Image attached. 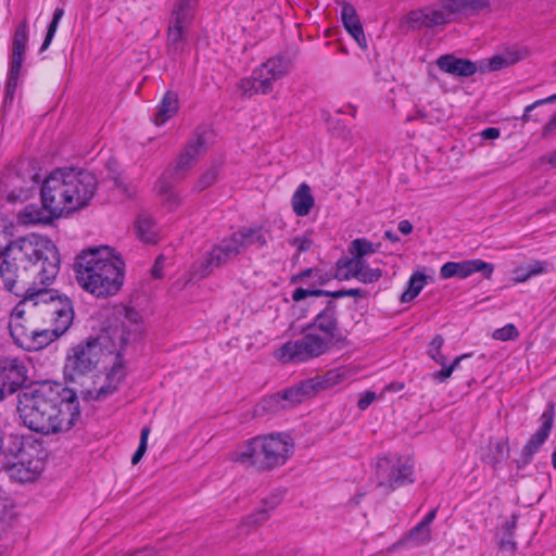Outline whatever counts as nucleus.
<instances>
[{
	"mask_svg": "<svg viewBox=\"0 0 556 556\" xmlns=\"http://www.w3.org/2000/svg\"><path fill=\"white\" fill-rule=\"evenodd\" d=\"M493 265L480 258L462 262H447L440 268V276L443 279L458 278L466 279L475 273H483L485 278H491Z\"/></svg>",
	"mask_w": 556,
	"mask_h": 556,
	"instance_id": "nucleus-18",
	"label": "nucleus"
},
{
	"mask_svg": "<svg viewBox=\"0 0 556 556\" xmlns=\"http://www.w3.org/2000/svg\"><path fill=\"white\" fill-rule=\"evenodd\" d=\"M500 129L495 127H488L481 131V137L485 140H493L500 137Z\"/></svg>",
	"mask_w": 556,
	"mask_h": 556,
	"instance_id": "nucleus-56",
	"label": "nucleus"
},
{
	"mask_svg": "<svg viewBox=\"0 0 556 556\" xmlns=\"http://www.w3.org/2000/svg\"><path fill=\"white\" fill-rule=\"evenodd\" d=\"M548 264L545 261H535L526 266L527 276H536L547 273Z\"/></svg>",
	"mask_w": 556,
	"mask_h": 556,
	"instance_id": "nucleus-51",
	"label": "nucleus"
},
{
	"mask_svg": "<svg viewBox=\"0 0 556 556\" xmlns=\"http://www.w3.org/2000/svg\"><path fill=\"white\" fill-rule=\"evenodd\" d=\"M61 390V384L42 382L21 391L17 413L23 425L45 435L68 431L80 416L79 403L74 393L62 396Z\"/></svg>",
	"mask_w": 556,
	"mask_h": 556,
	"instance_id": "nucleus-2",
	"label": "nucleus"
},
{
	"mask_svg": "<svg viewBox=\"0 0 556 556\" xmlns=\"http://www.w3.org/2000/svg\"><path fill=\"white\" fill-rule=\"evenodd\" d=\"M555 130H556V113L552 116L549 122L544 126V128L542 130V136L548 137Z\"/></svg>",
	"mask_w": 556,
	"mask_h": 556,
	"instance_id": "nucleus-58",
	"label": "nucleus"
},
{
	"mask_svg": "<svg viewBox=\"0 0 556 556\" xmlns=\"http://www.w3.org/2000/svg\"><path fill=\"white\" fill-rule=\"evenodd\" d=\"M444 345V338L441 334H435L427 348V355L442 367L446 362V356L442 353Z\"/></svg>",
	"mask_w": 556,
	"mask_h": 556,
	"instance_id": "nucleus-39",
	"label": "nucleus"
},
{
	"mask_svg": "<svg viewBox=\"0 0 556 556\" xmlns=\"http://www.w3.org/2000/svg\"><path fill=\"white\" fill-rule=\"evenodd\" d=\"M438 67L451 75L468 77L476 73V64L466 59H459L453 54H445L437 60Z\"/></svg>",
	"mask_w": 556,
	"mask_h": 556,
	"instance_id": "nucleus-26",
	"label": "nucleus"
},
{
	"mask_svg": "<svg viewBox=\"0 0 556 556\" xmlns=\"http://www.w3.org/2000/svg\"><path fill=\"white\" fill-rule=\"evenodd\" d=\"M540 428L522 448L521 456L526 464H529L532 460L533 455L540 450L542 444L547 440L549 435L554 421V413L552 407L543 412L540 417Z\"/></svg>",
	"mask_w": 556,
	"mask_h": 556,
	"instance_id": "nucleus-21",
	"label": "nucleus"
},
{
	"mask_svg": "<svg viewBox=\"0 0 556 556\" xmlns=\"http://www.w3.org/2000/svg\"><path fill=\"white\" fill-rule=\"evenodd\" d=\"M9 330L15 344L26 351H38L51 343L50 332L31 327L26 318L25 303H18L12 309Z\"/></svg>",
	"mask_w": 556,
	"mask_h": 556,
	"instance_id": "nucleus-11",
	"label": "nucleus"
},
{
	"mask_svg": "<svg viewBox=\"0 0 556 556\" xmlns=\"http://www.w3.org/2000/svg\"><path fill=\"white\" fill-rule=\"evenodd\" d=\"M514 280L516 282H525L527 281L529 278H531V276H527V270H526V267H518L515 273H514Z\"/></svg>",
	"mask_w": 556,
	"mask_h": 556,
	"instance_id": "nucleus-59",
	"label": "nucleus"
},
{
	"mask_svg": "<svg viewBox=\"0 0 556 556\" xmlns=\"http://www.w3.org/2000/svg\"><path fill=\"white\" fill-rule=\"evenodd\" d=\"M354 264H357L356 269L366 270L370 269L368 263L364 258H340L337 262L338 274L337 277L340 278L342 274H351L354 273Z\"/></svg>",
	"mask_w": 556,
	"mask_h": 556,
	"instance_id": "nucleus-40",
	"label": "nucleus"
},
{
	"mask_svg": "<svg viewBox=\"0 0 556 556\" xmlns=\"http://www.w3.org/2000/svg\"><path fill=\"white\" fill-rule=\"evenodd\" d=\"M414 465L409 458L396 454L378 457L375 481L382 494L389 495L396 489L413 483Z\"/></svg>",
	"mask_w": 556,
	"mask_h": 556,
	"instance_id": "nucleus-9",
	"label": "nucleus"
},
{
	"mask_svg": "<svg viewBox=\"0 0 556 556\" xmlns=\"http://www.w3.org/2000/svg\"><path fill=\"white\" fill-rule=\"evenodd\" d=\"M426 279L427 277L422 273H414L408 280L407 289L401 295V301L403 303L413 301L424 289Z\"/></svg>",
	"mask_w": 556,
	"mask_h": 556,
	"instance_id": "nucleus-35",
	"label": "nucleus"
},
{
	"mask_svg": "<svg viewBox=\"0 0 556 556\" xmlns=\"http://www.w3.org/2000/svg\"><path fill=\"white\" fill-rule=\"evenodd\" d=\"M435 516L437 509H431L420 522L397 542V545L412 548L428 544L431 541V523Z\"/></svg>",
	"mask_w": 556,
	"mask_h": 556,
	"instance_id": "nucleus-23",
	"label": "nucleus"
},
{
	"mask_svg": "<svg viewBox=\"0 0 556 556\" xmlns=\"http://www.w3.org/2000/svg\"><path fill=\"white\" fill-rule=\"evenodd\" d=\"M325 292H320V289H303L298 288L293 291L292 300L295 302H300L307 296H321Z\"/></svg>",
	"mask_w": 556,
	"mask_h": 556,
	"instance_id": "nucleus-52",
	"label": "nucleus"
},
{
	"mask_svg": "<svg viewBox=\"0 0 556 556\" xmlns=\"http://www.w3.org/2000/svg\"><path fill=\"white\" fill-rule=\"evenodd\" d=\"M36 175L29 174L28 178L22 177L18 173H8L2 185L9 201H17L27 198L28 192L34 188Z\"/></svg>",
	"mask_w": 556,
	"mask_h": 556,
	"instance_id": "nucleus-24",
	"label": "nucleus"
},
{
	"mask_svg": "<svg viewBox=\"0 0 556 556\" xmlns=\"http://www.w3.org/2000/svg\"><path fill=\"white\" fill-rule=\"evenodd\" d=\"M199 0H177L167 31V43L170 50L179 52L193 21V13Z\"/></svg>",
	"mask_w": 556,
	"mask_h": 556,
	"instance_id": "nucleus-13",
	"label": "nucleus"
},
{
	"mask_svg": "<svg viewBox=\"0 0 556 556\" xmlns=\"http://www.w3.org/2000/svg\"><path fill=\"white\" fill-rule=\"evenodd\" d=\"M376 400V393L367 391L362 397L358 400L357 406L359 409L365 410L369 407V405Z\"/></svg>",
	"mask_w": 556,
	"mask_h": 556,
	"instance_id": "nucleus-55",
	"label": "nucleus"
},
{
	"mask_svg": "<svg viewBox=\"0 0 556 556\" xmlns=\"http://www.w3.org/2000/svg\"><path fill=\"white\" fill-rule=\"evenodd\" d=\"M124 267L121 256L108 245L83 250L74 263L77 283L97 298L111 296L121 290Z\"/></svg>",
	"mask_w": 556,
	"mask_h": 556,
	"instance_id": "nucleus-4",
	"label": "nucleus"
},
{
	"mask_svg": "<svg viewBox=\"0 0 556 556\" xmlns=\"http://www.w3.org/2000/svg\"><path fill=\"white\" fill-rule=\"evenodd\" d=\"M0 276L9 292L23 290L30 275L51 278L56 270L55 245L45 237L28 235L0 248Z\"/></svg>",
	"mask_w": 556,
	"mask_h": 556,
	"instance_id": "nucleus-3",
	"label": "nucleus"
},
{
	"mask_svg": "<svg viewBox=\"0 0 556 556\" xmlns=\"http://www.w3.org/2000/svg\"><path fill=\"white\" fill-rule=\"evenodd\" d=\"M493 339L500 341L515 340L519 337V331L513 324H507L493 332Z\"/></svg>",
	"mask_w": 556,
	"mask_h": 556,
	"instance_id": "nucleus-46",
	"label": "nucleus"
},
{
	"mask_svg": "<svg viewBox=\"0 0 556 556\" xmlns=\"http://www.w3.org/2000/svg\"><path fill=\"white\" fill-rule=\"evenodd\" d=\"M288 409V404L283 401L280 393L273 394L263 399L256 406V414L262 415L265 413L274 414L279 410Z\"/></svg>",
	"mask_w": 556,
	"mask_h": 556,
	"instance_id": "nucleus-34",
	"label": "nucleus"
},
{
	"mask_svg": "<svg viewBox=\"0 0 556 556\" xmlns=\"http://www.w3.org/2000/svg\"><path fill=\"white\" fill-rule=\"evenodd\" d=\"M157 192L163 197L164 203L173 210L180 204V198L172 190V187L164 179H160L155 186Z\"/></svg>",
	"mask_w": 556,
	"mask_h": 556,
	"instance_id": "nucleus-41",
	"label": "nucleus"
},
{
	"mask_svg": "<svg viewBox=\"0 0 556 556\" xmlns=\"http://www.w3.org/2000/svg\"><path fill=\"white\" fill-rule=\"evenodd\" d=\"M340 339L338 305L333 301H328L305 326L304 336L285 343L275 352V356L283 363L307 362L330 352Z\"/></svg>",
	"mask_w": 556,
	"mask_h": 556,
	"instance_id": "nucleus-5",
	"label": "nucleus"
},
{
	"mask_svg": "<svg viewBox=\"0 0 556 556\" xmlns=\"http://www.w3.org/2000/svg\"><path fill=\"white\" fill-rule=\"evenodd\" d=\"M346 296H358L362 298L365 295L364 291L359 288L348 289L345 290Z\"/></svg>",
	"mask_w": 556,
	"mask_h": 556,
	"instance_id": "nucleus-63",
	"label": "nucleus"
},
{
	"mask_svg": "<svg viewBox=\"0 0 556 556\" xmlns=\"http://www.w3.org/2000/svg\"><path fill=\"white\" fill-rule=\"evenodd\" d=\"M506 64V60L501 55H495L490 60L489 67L491 71H497Z\"/></svg>",
	"mask_w": 556,
	"mask_h": 556,
	"instance_id": "nucleus-57",
	"label": "nucleus"
},
{
	"mask_svg": "<svg viewBox=\"0 0 556 556\" xmlns=\"http://www.w3.org/2000/svg\"><path fill=\"white\" fill-rule=\"evenodd\" d=\"M344 377L345 374L342 369L330 370L325 375L324 382L327 387L334 386L340 383Z\"/></svg>",
	"mask_w": 556,
	"mask_h": 556,
	"instance_id": "nucleus-53",
	"label": "nucleus"
},
{
	"mask_svg": "<svg viewBox=\"0 0 556 556\" xmlns=\"http://www.w3.org/2000/svg\"><path fill=\"white\" fill-rule=\"evenodd\" d=\"M149 434H150V429L148 427H143L141 429V433H140L139 446L131 457L132 465L138 464L141 460V458L143 457V455L146 454Z\"/></svg>",
	"mask_w": 556,
	"mask_h": 556,
	"instance_id": "nucleus-48",
	"label": "nucleus"
},
{
	"mask_svg": "<svg viewBox=\"0 0 556 556\" xmlns=\"http://www.w3.org/2000/svg\"><path fill=\"white\" fill-rule=\"evenodd\" d=\"M242 252V244L238 242L235 232L217 242L199 264L197 274L205 277L216 267L227 264Z\"/></svg>",
	"mask_w": 556,
	"mask_h": 556,
	"instance_id": "nucleus-14",
	"label": "nucleus"
},
{
	"mask_svg": "<svg viewBox=\"0 0 556 556\" xmlns=\"http://www.w3.org/2000/svg\"><path fill=\"white\" fill-rule=\"evenodd\" d=\"M304 278H311L313 286H324L331 279V275H329L328 273H326L321 269L309 268V269L303 270L296 277V279H300V280H303Z\"/></svg>",
	"mask_w": 556,
	"mask_h": 556,
	"instance_id": "nucleus-44",
	"label": "nucleus"
},
{
	"mask_svg": "<svg viewBox=\"0 0 556 556\" xmlns=\"http://www.w3.org/2000/svg\"><path fill=\"white\" fill-rule=\"evenodd\" d=\"M293 446L291 438L283 433L256 437L237 452L236 460L261 470L271 469L283 465L290 458Z\"/></svg>",
	"mask_w": 556,
	"mask_h": 556,
	"instance_id": "nucleus-6",
	"label": "nucleus"
},
{
	"mask_svg": "<svg viewBox=\"0 0 556 556\" xmlns=\"http://www.w3.org/2000/svg\"><path fill=\"white\" fill-rule=\"evenodd\" d=\"M290 66L291 63L286 56L270 58L254 68L250 77L241 79L238 89L244 97L267 94L273 90L274 83L289 73Z\"/></svg>",
	"mask_w": 556,
	"mask_h": 556,
	"instance_id": "nucleus-10",
	"label": "nucleus"
},
{
	"mask_svg": "<svg viewBox=\"0 0 556 556\" xmlns=\"http://www.w3.org/2000/svg\"><path fill=\"white\" fill-rule=\"evenodd\" d=\"M138 238L146 243H155L159 240V230L154 220L149 216H140L136 224Z\"/></svg>",
	"mask_w": 556,
	"mask_h": 556,
	"instance_id": "nucleus-32",
	"label": "nucleus"
},
{
	"mask_svg": "<svg viewBox=\"0 0 556 556\" xmlns=\"http://www.w3.org/2000/svg\"><path fill=\"white\" fill-rule=\"evenodd\" d=\"M340 15L345 29L358 46L365 49L367 47V42L355 8L350 3H343Z\"/></svg>",
	"mask_w": 556,
	"mask_h": 556,
	"instance_id": "nucleus-27",
	"label": "nucleus"
},
{
	"mask_svg": "<svg viewBox=\"0 0 556 556\" xmlns=\"http://www.w3.org/2000/svg\"><path fill=\"white\" fill-rule=\"evenodd\" d=\"M556 101V93L555 94H552L547 98H544V99H540L535 102H533L532 104H529L525 108V112H523V115L521 116V121L523 123H528L530 121H536V118H534L532 115H531V112L540 106V105H543V104H547V103H553Z\"/></svg>",
	"mask_w": 556,
	"mask_h": 556,
	"instance_id": "nucleus-49",
	"label": "nucleus"
},
{
	"mask_svg": "<svg viewBox=\"0 0 556 556\" xmlns=\"http://www.w3.org/2000/svg\"><path fill=\"white\" fill-rule=\"evenodd\" d=\"M501 547L503 549H507V551H511L513 552L516 548V543L513 542L511 540H503L501 542Z\"/></svg>",
	"mask_w": 556,
	"mask_h": 556,
	"instance_id": "nucleus-64",
	"label": "nucleus"
},
{
	"mask_svg": "<svg viewBox=\"0 0 556 556\" xmlns=\"http://www.w3.org/2000/svg\"><path fill=\"white\" fill-rule=\"evenodd\" d=\"M27 45V30L25 26H21L16 29L12 51L25 53Z\"/></svg>",
	"mask_w": 556,
	"mask_h": 556,
	"instance_id": "nucleus-50",
	"label": "nucleus"
},
{
	"mask_svg": "<svg viewBox=\"0 0 556 556\" xmlns=\"http://www.w3.org/2000/svg\"><path fill=\"white\" fill-rule=\"evenodd\" d=\"M115 318L116 324L110 326L101 336L112 350L122 352L127 345L140 340L146 326L142 314L134 307H117Z\"/></svg>",
	"mask_w": 556,
	"mask_h": 556,
	"instance_id": "nucleus-8",
	"label": "nucleus"
},
{
	"mask_svg": "<svg viewBox=\"0 0 556 556\" xmlns=\"http://www.w3.org/2000/svg\"><path fill=\"white\" fill-rule=\"evenodd\" d=\"M466 357H468V354L457 356L450 365H447V361L444 362V365H442L441 370L434 371L431 375L432 379L437 382L446 381L452 376V374L458 368L460 362Z\"/></svg>",
	"mask_w": 556,
	"mask_h": 556,
	"instance_id": "nucleus-43",
	"label": "nucleus"
},
{
	"mask_svg": "<svg viewBox=\"0 0 556 556\" xmlns=\"http://www.w3.org/2000/svg\"><path fill=\"white\" fill-rule=\"evenodd\" d=\"M217 177L218 169L217 167L214 166L201 175V177L197 181L195 189L198 191L205 190L217 180Z\"/></svg>",
	"mask_w": 556,
	"mask_h": 556,
	"instance_id": "nucleus-47",
	"label": "nucleus"
},
{
	"mask_svg": "<svg viewBox=\"0 0 556 556\" xmlns=\"http://www.w3.org/2000/svg\"><path fill=\"white\" fill-rule=\"evenodd\" d=\"M380 247V243H372L366 238H357L350 243L348 251L351 254L350 258H365L378 252Z\"/></svg>",
	"mask_w": 556,
	"mask_h": 556,
	"instance_id": "nucleus-33",
	"label": "nucleus"
},
{
	"mask_svg": "<svg viewBox=\"0 0 556 556\" xmlns=\"http://www.w3.org/2000/svg\"><path fill=\"white\" fill-rule=\"evenodd\" d=\"M291 244L298 252H306L312 247V240L307 236L295 237L291 240Z\"/></svg>",
	"mask_w": 556,
	"mask_h": 556,
	"instance_id": "nucleus-54",
	"label": "nucleus"
},
{
	"mask_svg": "<svg viewBox=\"0 0 556 556\" xmlns=\"http://www.w3.org/2000/svg\"><path fill=\"white\" fill-rule=\"evenodd\" d=\"M357 264H354V273L342 274L339 279L349 280L355 278L363 283H372L378 281L382 276V270L379 268H370L364 271L356 269Z\"/></svg>",
	"mask_w": 556,
	"mask_h": 556,
	"instance_id": "nucleus-36",
	"label": "nucleus"
},
{
	"mask_svg": "<svg viewBox=\"0 0 556 556\" xmlns=\"http://www.w3.org/2000/svg\"><path fill=\"white\" fill-rule=\"evenodd\" d=\"M64 15V10L61 9V8H58L55 9L54 13H53V18L48 27V30H47V35H46V38L42 42V46H41V51L46 50L49 48L55 33H56V29H58V26H59V23L61 21V18L63 17Z\"/></svg>",
	"mask_w": 556,
	"mask_h": 556,
	"instance_id": "nucleus-45",
	"label": "nucleus"
},
{
	"mask_svg": "<svg viewBox=\"0 0 556 556\" xmlns=\"http://www.w3.org/2000/svg\"><path fill=\"white\" fill-rule=\"evenodd\" d=\"M98 189V179L88 170L58 168L43 180L42 206L27 205L17 215L21 225L49 224L89 205Z\"/></svg>",
	"mask_w": 556,
	"mask_h": 556,
	"instance_id": "nucleus-1",
	"label": "nucleus"
},
{
	"mask_svg": "<svg viewBox=\"0 0 556 556\" xmlns=\"http://www.w3.org/2000/svg\"><path fill=\"white\" fill-rule=\"evenodd\" d=\"M27 380V368L17 358L0 361V401L17 391Z\"/></svg>",
	"mask_w": 556,
	"mask_h": 556,
	"instance_id": "nucleus-17",
	"label": "nucleus"
},
{
	"mask_svg": "<svg viewBox=\"0 0 556 556\" xmlns=\"http://www.w3.org/2000/svg\"><path fill=\"white\" fill-rule=\"evenodd\" d=\"M108 355H114V363L106 374L104 384L97 390L96 400H103L115 393L126 376V367L121 351L111 349Z\"/></svg>",
	"mask_w": 556,
	"mask_h": 556,
	"instance_id": "nucleus-20",
	"label": "nucleus"
},
{
	"mask_svg": "<svg viewBox=\"0 0 556 556\" xmlns=\"http://www.w3.org/2000/svg\"><path fill=\"white\" fill-rule=\"evenodd\" d=\"M318 383L313 380L302 382L300 386L290 388L283 393H280L283 401L288 404V408L296 403H301L304 399L311 394Z\"/></svg>",
	"mask_w": 556,
	"mask_h": 556,
	"instance_id": "nucleus-31",
	"label": "nucleus"
},
{
	"mask_svg": "<svg viewBox=\"0 0 556 556\" xmlns=\"http://www.w3.org/2000/svg\"><path fill=\"white\" fill-rule=\"evenodd\" d=\"M16 460L9 467L10 478L21 483L34 481L42 471L41 448L29 442L20 443Z\"/></svg>",
	"mask_w": 556,
	"mask_h": 556,
	"instance_id": "nucleus-12",
	"label": "nucleus"
},
{
	"mask_svg": "<svg viewBox=\"0 0 556 556\" xmlns=\"http://www.w3.org/2000/svg\"><path fill=\"white\" fill-rule=\"evenodd\" d=\"M445 24H448L447 13L441 5L433 4L412 10L400 20L399 27L404 31H414Z\"/></svg>",
	"mask_w": 556,
	"mask_h": 556,
	"instance_id": "nucleus-16",
	"label": "nucleus"
},
{
	"mask_svg": "<svg viewBox=\"0 0 556 556\" xmlns=\"http://www.w3.org/2000/svg\"><path fill=\"white\" fill-rule=\"evenodd\" d=\"M155 551L152 547H144L142 549L137 551L134 554H126L122 556H155Z\"/></svg>",
	"mask_w": 556,
	"mask_h": 556,
	"instance_id": "nucleus-61",
	"label": "nucleus"
},
{
	"mask_svg": "<svg viewBox=\"0 0 556 556\" xmlns=\"http://www.w3.org/2000/svg\"><path fill=\"white\" fill-rule=\"evenodd\" d=\"M320 292H325L324 294H321V296H331L334 299H342V298L346 296L345 289L337 290V291H327V290L320 289Z\"/></svg>",
	"mask_w": 556,
	"mask_h": 556,
	"instance_id": "nucleus-60",
	"label": "nucleus"
},
{
	"mask_svg": "<svg viewBox=\"0 0 556 556\" xmlns=\"http://www.w3.org/2000/svg\"><path fill=\"white\" fill-rule=\"evenodd\" d=\"M178 111V98L176 93L167 91L161 103L157 106L154 123L156 125L165 124L172 116H174Z\"/></svg>",
	"mask_w": 556,
	"mask_h": 556,
	"instance_id": "nucleus-30",
	"label": "nucleus"
},
{
	"mask_svg": "<svg viewBox=\"0 0 556 556\" xmlns=\"http://www.w3.org/2000/svg\"><path fill=\"white\" fill-rule=\"evenodd\" d=\"M281 494L273 495L269 501L265 502L266 508L258 509L247 519V523L255 527L263 523L269 517V510H273L280 502Z\"/></svg>",
	"mask_w": 556,
	"mask_h": 556,
	"instance_id": "nucleus-37",
	"label": "nucleus"
},
{
	"mask_svg": "<svg viewBox=\"0 0 556 556\" xmlns=\"http://www.w3.org/2000/svg\"><path fill=\"white\" fill-rule=\"evenodd\" d=\"M448 23L455 14L475 15L490 7V0H441Z\"/></svg>",
	"mask_w": 556,
	"mask_h": 556,
	"instance_id": "nucleus-25",
	"label": "nucleus"
},
{
	"mask_svg": "<svg viewBox=\"0 0 556 556\" xmlns=\"http://www.w3.org/2000/svg\"><path fill=\"white\" fill-rule=\"evenodd\" d=\"M239 243L242 244V252L251 247L263 248L267 243L268 233L263 227H243L235 232Z\"/></svg>",
	"mask_w": 556,
	"mask_h": 556,
	"instance_id": "nucleus-28",
	"label": "nucleus"
},
{
	"mask_svg": "<svg viewBox=\"0 0 556 556\" xmlns=\"http://www.w3.org/2000/svg\"><path fill=\"white\" fill-rule=\"evenodd\" d=\"M55 256H56V270L55 274L49 278L46 279L45 277L30 275L27 278V281L25 283H21L23 286V290L20 292H12L13 294L17 296H24L23 301L20 303H25V306L29 303H31L33 306H36L38 304H49L50 308L54 307V304L58 302V298L53 294L52 290L47 289L46 287L36 289L35 285H42L48 286L51 283L54 278L56 277L59 270H60V256L58 253V250L55 249Z\"/></svg>",
	"mask_w": 556,
	"mask_h": 556,
	"instance_id": "nucleus-15",
	"label": "nucleus"
},
{
	"mask_svg": "<svg viewBox=\"0 0 556 556\" xmlns=\"http://www.w3.org/2000/svg\"><path fill=\"white\" fill-rule=\"evenodd\" d=\"M508 457V446L503 440H496L490 443V454L485 456V460L492 465H496Z\"/></svg>",
	"mask_w": 556,
	"mask_h": 556,
	"instance_id": "nucleus-38",
	"label": "nucleus"
},
{
	"mask_svg": "<svg viewBox=\"0 0 556 556\" xmlns=\"http://www.w3.org/2000/svg\"><path fill=\"white\" fill-rule=\"evenodd\" d=\"M50 314L52 317V329H46L51 333V343L55 341L59 337L67 331L71 327L74 318V309L72 302L68 298H58L56 304L54 307L50 308Z\"/></svg>",
	"mask_w": 556,
	"mask_h": 556,
	"instance_id": "nucleus-19",
	"label": "nucleus"
},
{
	"mask_svg": "<svg viewBox=\"0 0 556 556\" xmlns=\"http://www.w3.org/2000/svg\"><path fill=\"white\" fill-rule=\"evenodd\" d=\"M111 348L102 338H90L73 345L66 354L64 375L67 380L75 382L92 372L109 354Z\"/></svg>",
	"mask_w": 556,
	"mask_h": 556,
	"instance_id": "nucleus-7",
	"label": "nucleus"
},
{
	"mask_svg": "<svg viewBox=\"0 0 556 556\" xmlns=\"http://www.w3.org/2000/svg\"><path fill=\"white\" fill-rule=\"evenodd\" d=\"M22 64L11 61L10 70L8 74L7 85H5V98L13 99V94L16 90L20 74H21Z\"/></svg>",
	"mask_w": 556,
	"mask_h": 556,
	"instance_id": "nucleus-42",
	"label": "nucleus"
},
{
	"mask_svg": "<svg viewBox=\"0 0 556 556\" xmlns=\"http://www.w3.org/2000/svg\"><path fill=\"white\" fill-rule=\"evenodd\" d=\"M206 140L203 135L198 134L179 154L173 173L174 180L184 178V173L188 170L197 161L198 156L205 151Z\"/></svg>",
	"mask_w": 556,
	"mask_h": 556,
	"instance_id": "nucleus-22",
	"label": "nucleus"
},
{
	"mask_svg": "<svg viewBox=\"0 0 556 556\" xmlns=\"http://www.w3.org/2000/svg\"><path fill=\"white\" fill-rule=\"evenodd\" d=\"M293 212L298 216H306L309 214L312 207L314 206L315 200L312 195L311 188L307 184H301L291 199Z\"/></svg>",
	"mask_w": 556,
	"mask_h": 556,
	"instance_id": "nucleus-29",
	"label": "nucleus"
},
{
	"mask_svg": "<svg viewBox=\"0 0 556 556\" xmlns=\"http://www.w3.org/2000/svg\"><path fill=\"white\" fill-rule=\"evenodd\" d=\"M399 230L403 235H409L413 231V225L408 220H406V219L401 220L399 223Z\"/></svg>",
	"mask_w": 556,
	"mask_h": 556,
	"instance_id": "nucleus-62",
	"label": "nucleus"
}]
</instances>
